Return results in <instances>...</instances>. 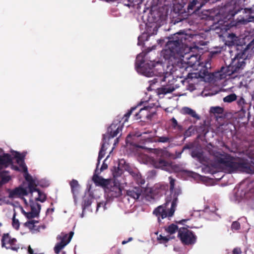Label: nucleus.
I'll return each instance as SVG.
<instances>
[{
  "mask_svg": "<svg viewBox=\"0 0 254 254\" xmlns=\"http://www.w3.org/2000/svg\"><path fill=\"white\" fill-rule=\"evenodd\" d=\"M11 238L8 233L4 234L1 239V245L2 247H7L6 244H10Z\"/></svg>",
  "mask_w": 254,
  "mask_h": 254,
  "instance_id": "obj_26",
  "label": "nucleus"
},
{
  "mask_svg": "<svg viewBox=\"0 0 254 254\" xmlns=\"http://www.w3.org/2000/svg\"><path fill=\"white\" fill-rule=\"evenodd\" d=\"M113 175L114 177L116 178L120 176L123 172L122 169H120L119 167L117 168L115 167L114 170H113Z\"/></svg>",
  "mask_w": 254,
  "mask_h": 254,
  "instance_id": "obj_35",
  "label": "nucleus"
},
{
  "mask_svg": "<svg viewBox=\"0 0 254 254\" xmlns=\"http://www.w3.org/2000/svg\"><path fill=\"white\" fill-rule=\"evenodd\" d=\"M28 189L31 193V196H33L34 194H44L40 190L37 188V185L34 180H32L28 182Z\"/></svg>",
  "mask_w": 254,
  "mask_h": 254,
  "instance_id": "obj_22",
  "label": "nucleus"
},
{
  "mask_svg": "<svg viewBox=\"0 0 254 254\" xmlns=\"http://www.w3.org/2000/svg\"><path fill=\"white\" fill-rule=\"evenodd\" d=\"M70 186L71 187V191L73 193H74L77 191V189L79 188V184L77 180L73 179L70 183Z\"/></svg>",
  "mask_w": 254,
  "mask_h": 254,
  "instance_id": "obj_31",
  "label": "nucleus"
},
{
  "mask_svg": "<svg viewBox=\"0 0 254 254\" xmlns=\"http://www.w3.org/2000/svg\"><path fill=\"white\" fill-rule=\"evenodd\" d=\"M118 142H119V138H117L115 140L114 145H116V144L118 143Z\"/></svg>",
  "mask_w": 254,
  "mask_h": 254,
  "instance_id": "obj_55",
  "label": "nucleus"
},
{
  "mask_svg": "<svg viewBox=\"0 0 254 254\" xmlns=\"http://www.w3.org/2000/svg\"><path fill=\"white\" fill-rule=\"evenodd\" d=\"M204 68H206L208 69H210L211 68V63H210V59H208L206 61L205 65H204Z\"/></svg>",
  "mask_w": 254,
  "mask_h": 254,
  "instance_id": "obj_50",
  "label": "nucleus"
},
{
  "mask_svg": "<svg viewBox=\"0 0 254 254\" xmlns=\"http://www.w3.org/2000/svg\"><path fill=\"white\" fill-rule=\"evenodd\" d=\"M12 164V158L10 154L3 153L0 155V170L8 167Z\"/></svg>",
  "mask_w": 254,
  "mask_h": 254,
  "instance_id": "obj_15",
  "label": "nucleus"
},
{
  "mask_svg": "<svg viewBox=\"0 0 254 254\" xmlns=\"http://www.w3.org/2000/svg\"><path fill=\"white\" fill-rule=\"evenodd\" d=\"M215 162L230 174L243 173L248 174H254V162L245 158L235 157L230 154L216 151L213 154Z\"/></svg>",
  "mask_w": 254,
  "mask_h": 254,
  "instance_id": "obj_1",
  "label": "nucleus"
},
{
  "mask_svg": "<svg viewBox=\"0 0 254 254\" xmlns=\"http://www.w3.org/2000/svg\"><path fill=\"white\" fill-rule=\"evenodd\" d=\"M68 238V236L67 234H64L62 233L61 234V236H60L61 241H63L64 242H66L67 241V238Z\"/></svg>",
  "mask_w": 254,
  "mask_h": 254,
  "instance_id": "obj_46",
  "label": "nucleus"
},
{
  "mask_svg": "<svg viewBox=\"0 0 254 254\" xmlns=\"http://www.w3.org/2000/svg\"><path fill=\"white\" fill-rule=\"evenodd\" d=\"M178 237L185 245H193L196 241V236L194 233L184 227L179 229Z\"/></svg>",
  "mask_w": 254,
  "mask_h": 254,
  "instance_id": "obj_7",
  "label": "nucleus"
},
{
  "mask_svg": "<svg viewBox=\"0 0 254 254\" xmlns=\"http://www.w3.org/2000/svg\"><path fill=\"white\" fill-rule=\"evenodd\" d=\"M153 165L156 168L164 169L165 167L168 166V163L163 159L159 158L153 161Z\"/></svg>",
  "mask_w": 254,
  "mask_h": 254,
  "instance_id": "obj_23",
  "label": "nucleus"
},
{
  "mask_svg": "<svg viewBox=\"0 0 254 254\" xmlns=\"http://www.w3.org/2000/svg\"><path fill=\"white\" fill-rule=\"evenodd\" d=\"M237 103L239 106H243L244 104H245L246 102L245 99L242 97H241L237 101Z\"/></svg>",
  "mask_w": 254,
  "mask_h": 254,
  "instance_id": "obj_48",
  "label": "nucleus"
},
{
  "mask_svg": "<svg viewBox=\"0 0 254 254\" xmlns=\"http://www.w3.org/2000/svg\"><path fill=\"white\" fill-rule=\"evenodd\" d=\"M142 192V188L141 187H131L127 190V195L134 199L139 198Z\"/></svg>",
  "mask_w": 254,
  "mask_h": 254,
  "instance_id": "obj_14",
  "label": "nucleus"
},
{
  "mask_svg": "<svg viewBox=\"0 0 254 254\" xmlns=\"http://www.w3.org/2000/svg\"><path fill=\"white\" fill-rule=\"evenodd\" d=\"M178 194H175L173 201L171 197H166V202L163 204L155 208L153 211V214L157 218L158 222L161 224L162 219L167 217H172L175 211L178 198H177Z\"/></svg>",
  "mask_w": 254,
  "mask_h": 254,
  "instance_id": "obj_4",
  "label": "nucleus"
},
{
  "mask_svg": "<svg viewBox=\"0 0 254 254\" xmlns=\"http://www.w3.org/2000/svg\"><path fill=\"white\" fill-rule=\"evenodd\" d=\"M24 202H25V204H27V201H26V199H24Z\"/></svg>",
  "mask_w": 254,
  "mask_h": 254,
  "instance_id": "obj_60",
  "label": "nucleus"
},
{
  "mask_svg": "<svg viewBox=\"0 0 254 254\" xmlns=\"http://www.w3.org/2000/svg\"><path fill=\"white\" fill-rule=\"evenodd\" d=\"M22 170V171L24 173V178L27 181L29 182L32 180H33L32 178V177L28 174V169L26 166H23V168H21Z\"/></svg>",
  "mask_w": 254,
  "mask_h": 254,
  "instance_id": "obj_36",
  "label": "nucleus"
},
{
  "mask_svg": "<svg viewBox=\"0 0 254 254\" xmlns=\"http://www.w3.org/2000/svg\"><path fill=\"white\" fill-rule=\"evenodd\" d=\"M170 121L171 122V127L173 129L181 131L183 130V126L179 125L175 118H172Z\"/></svg>",
  "mask_w": 254,
  "mask_h": 254,
  "instance_id": "obj_25",
  "label": "nucleus"
},
{
  "mask_svg": "<svg viewBox=\"0 0 254 254\" xmlns=\"http://www.w3.org/2000/svg\"><path fill=\"white\" fill-rule=\"evenodd\" d=\"M48 213V209L46 211V214H47Z\"/></svg>",
  "mask_w": 254,
  "mask_h": 254,
  "instance_id": "obj_64",
  "label": "nucleus"
},
{
  "mask_svg": "<svg viewBox=\"0 0 254 254\" xmlns=\"http://www.w3.org/2000/svg\"><path fill=\"white\" fill-rule=\"evenodd\" d=\"M27 194L28 192L25 189L22 187H18L10 190L9 193V197L13 198L16 196L27 195Z\"/></svg>",
  "mask_w": 254,
  "mask_h": 254,
  "instance_id": "obj_18",
  "label": "nucleus"
},
{
  "mask_svg": "<svg viewBox=\"0 0 254 254\" xmlns=\"http://www.w3.org/2000/svg\"><path fill=\"white\" fill-rule=\"evenodd\" d=\"M15 213H14L13 216L12 225L14 229L18 230L19 228L20 223L19 220L15 218Z\"/></svg>",
  "mask_w": 254,
  "mask_h": 254,
  "instance_id": "obj_39",
  "label": "nucleus"
},
{
  "mask_svg": "<svg viewBox=\"0 0 254 254\" xmlns=\"http://www.w3.org/2000/svg\"><path fill=\"white\" fill-rule=\"evenodd\" d=\"M35 222H37V221H36L35 220H33L28 221L24 224V225H25V226H26V227H28V228H29L30 229L32 230V229H33L35 227Z\"/></svg>",
  "mask_w": 254,
  "mask_h": 254,
  "instance_id": "obj_41",
  "label": "nucleus"
},
{
  "mask_svg": "<svg viewBox=\"0 0 254 254\" xmlns=\"http://www.w3.org/2000/svg\"><path fill=\"white\" fill-rule=\"evenodd\" d=\"M192 156L194 158H197L198 160L200 162H201L204 159L203 153L200 152H192Z\"/></svg>",
  "mask_w": 254,
  "mask_h": 254,
  "instance_id": "obj_38",
  "label": "nucleus"
},
{
  "mask_svg": "<svg viewBox=\"0 0 254 254\" xmlns=\"http://www.w3.org/2000/svg\"><path fill=\"white\" fill-rule=\"evenodd\" d=\"M12 168L15 171H20L19 167L17 166L12 165Z\"/></svg>",
  "mask_w": 254,
  "mask_h": 254,
  "instance_id": "obj_53",
  "label": "nucleus"
},
{
  "mask_svg": "<svg viewBox=\"0 0 254 254\" xmlns=\"http://www.w3.org/2000/svg\"><path fill=\"white\" fill-rule=\"evenodd\" d=\"M185 36L181 32L175 34L174 36L170 38L167 43L165 49L162 52V55L166 60L172 61V59L183 57L187 60V64L192 66L196 64L197 61V56L190 54H185L184 55L183 43L186 39Z\"/></svg>",
  "mask_w": 254,
  "mask_h": 254,
  "instance_id": "obj_2",
  "label": "nucleus"
},
{
  "mask_svg": "<svg viewBox=\"0 0 254 254\" xmlns=\"http://www.w3.org/2000/svg\"><path fill=\"white\" fill-rule=\"evenodd\" d=\"M242 251L240 248H235L232 251V254H241Z\"/></svg>",
  "mask_w": 254,
  "mask_h": 254,
  "instance_id": "obj_49",
  "label": "nucleus"
},
{
  "mask_svg": "<svg viewBox=\"0 0 254 254\" xmlns=\"http://www.w3.org/2000/svg\"><path fill=\"white\" fill-rule=\"evenodd\" d=\"M157 142L166 143L170 141V138L168 136H157Z\"/></svg>",
  "mask_w": 254,
  "mask_h": 254,
  "instance_id": "obj_40",
  "label": "nucleus"
},
{
  "mask_svg": "<svg viewBox=\"0 0 254 254\" xmlns=\"http://www.w3.org/2000/svg\"><path fill=\"white\" fill-rule=\"evenodd\" d=\"M181 113L185 115H189L191 117L195 119L196 120L200 119V116L196 113V112L188 107H183L181 110Z\"/></svg>",
  "mask_w": 254,
  "mask_h": 254,
  "instance_id": "obj_21",
  "label": "nucleus"
},
{
  "mask_svg": "<svg viewBox=\"0 0 254 254\" xmlns=\"http://www.w3.org/2000/svg\"><path fill=\"white\" fill-rule=\"evenodd\" d=\"M106 136L105 135H103V142H102V145H101V147L100 148V150H103L104 152H105L106 150Z\"/></svg>",
  "mask_w": 254,
  "mask_h": 254,
  "instance_id": "obj_44",
  "label": "nucleus"
},
{
  "mask_svg": "<svg viewBox=\"0 0 254 254\" xmlns=\"http://www.w3.org/2000/svg\"><path fill=\"white\" fill-rule=\"evenodd\" d=\"M186 221H187V220L183 219V220H182L181 221H182V222H186Z\"/></svg>",
  "mask_w": 254,
  "mask_h": 254,
  "instance_id": "obj_59",
  "label": "nucleus"
},
{
  "mask_svg": "<svg viewBox=\"0 0 254 254\" xmlns=\"http://www.w3.org/2000/svg\"><path fill=\"white\" fill-rule=\"evenodd\" d=\"M91 203V201L90 199L88 198L87 199H84V206L85 207H88L90 205Z\"/></svg>",
  "mask_w": 254,
  "mask_h": 254,
  "instance_id": "obj_51",
  "label": "nucleus"
},
{
  "mask_svg": "<svg viewBox=\"0 0 254 254\" xmlns=\"http://www.w3.org/2000/svg\"><path fill=\"white\" fill-rule=\"evenodd\" d=\"M152 82V83L150 84V85H152L153 84H155L156 82H157V79L155 78L152 81H151Z\"/></svg>",
  "mask_w": 254,
  "mask_h": 254,
  "instance_id": "obj_54",
  "label": "nucleus"
},
{
  "mask_svg": "<svg viewBox=\"0 0 254 254\" xmlns=\"http://www.w3.org/2000/svg\"><path fill=\"white\" fill-rule=\"evenodd\" d=\"M11 179V178L9 176H2L1 178V185L2 184H5L7 182H8Z\"/></svg>",
  "mask_w": 254,
  "mask_h": 254,
  "instance_id": "obj_45",
  "label": "nucleus"
},
{
  "mask_svg": "<svg viewBox=\"0 0 254 254\" xmlns=\"http://www.w3.org/2000/svg\"><path fill=\"white\" fill-rule=\"evenodd\" d=\"M122 126L120 125L112 124L108 128V132L109 134V138L116 137L120 131H122Z\"/></svg>",
  "mask_w": 254,
  "mask_h": 254,
  "instance_id": "obj_17",
  "label": "nucleus"
},
{
  "mask_svg": "<svg viewBox=\"0 0 254 254\" xmlns=\"http://www.w3.org/2000/svg\"><path fill=\"white\" fill-rule=\"evenodd\" d=\"M51 210L52 212H53V211H54V209L53 208H51Z\"/></svg>",
  "mask_w": 254,
  "mask_h": 254,
  "instance_id": "obj_62",
  "label": "nucleus"
},
{
  "mask_svg": "<svg viewBox=\"0 0 254 254\" xmlns=\"http://www.w3.org/2000/svg\"><path fill=\"white\" fill-rule=\"evenodd\" d=\"M210 112L213 114H222L223 112V109L218 106L212 107L210 108Z\"/></svg>",
  "mask_w": 254,
  "mask_h": 254,
  "instance_id": "obj_34",
  "label": "nucleus"
},
{
  "mask_svg": "<svg viewBox=\"0 0 254 254\" xmlns=\"http://www.w3.org/2000/svg\"><path fill=\"white\" fill-rule=\"evenodd\" d=\"M178 230V226L174 224H172L165 228V231L170 235L175 233Z\"/></svg>",
  "mask_w": 254,
  "mask_h": 254,
  "instance_id": "obj_29",
  "label": "nucleus"
},
{
  "mask_svg": "<svg viewBox=\"0 0 254 254\" xmlns=\"http://www.w3.org/2000/svg\"><path fill=\"white\" fill-rule=\"evenodd\" d=\"M19 248V245L17 244V240L15 238H12L11 240L9 246L6 247V249H10L14 251H17Z\"/></svg>",
  "mask_w": 254,
  "mask_h": 254,
  "instance_id": "obj_27",
  "label": "nucleus"
},
{
  "mask_svg": "<svg viewBox=\"0 0 254 254\" xmlns=\"http://www.w3.org/2000/svg\"><path fill=\"white\" fill-rule=\"evenodd\" d=\"M174 238V237H171L170 236H163L162 235H159L157 237V240L158 241L159 243L166 244L169 242L170 240Z\"/></svg>",
  "mask_w": 254,
  "mask_h": 254,
  "instance_id": "obj_28",
  "label": "nucleus"
},
{
  "mask_svg": "<svg viewBox=\"0 0 254 254\" xmlns=\"http://www.w3.org/2000/svg\"><path fill=\"white\" fill-rule=\"evenodd\" d=\"M129 173L133 178L136 184L140 185L144 184L145 182V180L142 178L141 174L138 172V170H130L129 171Z\"/></svg>",
  "mask_w": 254,
  "mask_h": 254,
  "instance_id": "obj_19",
  "label": "nucleus"
},
{
  "mask_svg": "<svg viewBox=\"0 0 254 254\" xmlns=\"http://www.w3.org/2000/svg\"><path fill=\"white\" fill-rule=\"evenodd\" d=\"M174 82L173 78L172 81L169 79L166 85H162L160 88H157L158 94L165 95L173 92L178 87L174 85Z\"/></svg>",
  "mask_w": 254,
  "mask_h": 254,
  "instance_id": "obj_13",
  "label": "nucleus"
},
{
  "mask_svg": "<svg viewBox=\"0 0 254 254\" xmlns=\"http://www.w3.org/2000/svg\"><path fill=\"white\" fill-rule=\"evenodd\" d=\"M169 180L170 181V195L167 197H171V200L173 201L175 194H178L177 196V198H178V196L181 193V190L179 189H175V179H174L172 177H169Z\"/></svg>",
  "mask_w": 254,
  "mask_h": 254,
  "instance_id": "obj_16",
  "label": "nucleus"
},
{
  "mask_svg": "<svg viewBox=\"0 0 254 254\" xmlns=\"http://www.w3.org/2000/svg\"><path fill=\"white\" fill-rule=\"evenodd\" d=\"M232 230H238L240 229V223L238 221H234L232 223L231 225Z\"/></svg>",
  "mask_w": 254,
  "mask_h": 254,
  "instance_id": "obj_42",
  "label": "nucleus"
},
{
  "mask_svg": "<svg viewBox=\"0 0 254 254\" xmlns=\"http://www.w3.org/2000/svg\"><path fill=\"white\" fill-rule=\"evenodd\" d=\"M208 69H209L203 67V68L201 69L199 71V76L202 78L209 76L210 72L208 71Z\"/></svg>",
  "mask_w": 254,
  "mask_h": 254,
  "instance_id": "obj_37",
  "label": "nucleus"
},
{
  "mask_svg": "<svg viewBox=\"0 0 254 254\" xmlns=\"http://www.w3.org/2000/svg\"><path fill=\"white\" fill-rule=\"evenodd\" d=\"M105 193L110 198L118 197L122 194V189L120 184L112 180L108 187L105 190Z\"/></svg>",
  "mask_w": 254,
  "mask_h": 254,
  "instance_id": "obj_8",
  "label": "nucleus"
},
{
  "mask_svg": "<svg viewBox=\"0 0 254 254\" xmlns=\"http://www.w3.org/2000/svg\"><path fill=\"white\" fill-rule=\"evenodd\" d=\"M127 243H128V241H123L122 242V244L123 245H125V244H127Z\"/></svg>",
  "mask_w": 254,
  "mask_h": 254,
  "instance_id": "obj_57",
  "label": "nucleus"
},
{
  "mask_svg": "<svg viewBox=\"0 0 254 254\" xmlns=\"http://www.w3.org/2000/svg\"><path fill=\"white\" fill-rule=\"evenodd\" d=\"M138 108V106H135L131 107V109L128 111V112L124 115L123 119H124V123L127 122L128 121V119L132 113L135 110L137 109Z\"/></svg>",
  "mask_w": 254,
  "mask_h": 254,
  "instance_id": "obj_32",
  "label": "nucleus"
},
{
  "mask_svg": "<svg viewBox=\"0 0 254 254\" xmlns=\"http://www.w3.org/2000/svg\"><path fill=\"white\" fill-rule=\"evenodd\" d=\"M105 154V152H104L103 150H100L99 154H98V163L97 164V168H98V165L100 164V161L101 159H102L104 157Z\"/></svg>",
  "mask_w": 254,
  "mask_h": 254,
  "instance_id": "obj_43",
  "label": "nucleus"
},
{
  "mask_svg": "<svg viewBox=\"0 0 254 254\" xmlns=\"http://www.w3.org/2000/svg\"><path fill=\"white\" fill-rule=\"evenodd\" d=\"M209 0H183L184 4H188L187 9L188 12L190 11H198Z\"/></svg>",
  "mask_w": 254,
  "mask_h": 254,
  "instance_id": "obj_11",
  "label": "nucleus"
},
{
  "mask_svg": "<svg viewBox=\"0 0 254 254\" xmlns=\"http://www.w3.org/2000/svg\"><path fill=\"white\" fill-rule=\"evenodd\" d=\"M39 214V213H37V212L34 211L32 210L28 212H24V215L27 218L29 219L37 217Z\"/></svg>",
  "mask_w": 254,
  "mask_h": 254,
  "instance_id": "obj_33",
  "label": "nucleus"
},
{
  "mask_svg": "<svg viewBox=\"0 0 254 254\" xmlns=\"http://www.w3.org/2000/svg\"><path fill=\"white\" fill-rule=\"evenodd\" d=\"M249 48H244L239 46L237 48V53L228 66L221 67L220 75L221 78H226L235 73H240L246 66V60L248 57Z\"/></svg>",
  "mask_w": 254,
  "mask_h": 254,
  "instance_id": "obj_3",
  "label": "nucleus"
},
{
  "mask_svg": "<svg viewBox=\"0 0 254 254\" xmlns=\"http://www.w3.org/2000/svg\"><path fill=\"white\" fill-rule=\"evenodd\" d=\"M237 96L235 93H232L223 98V101L226 103H231L237 100Z\"/></svg>",
  "mask_w": 254,
  "mask_h": 254,
  "instance_id": "obj_30",
  "label": "nucleus"
},
{
  "mask_svg": "<svg viewBox=\"0 0 254 254\" xmlns=\"http://www.w3.org/2000/svg\"><path fill=\"white\" fill-rule=\"evenodd\" d=\"M152 108L150 106H145L139 109V112L134 115V119L141 121H145L146 120H150L153 116L154 113L151 111Z\"/></svg>",
  "mask_w": 254,
  "mask_h": 254,
  "instance_id": "obj_10",
  "label": "nucleus"
},
{
  "mask_svg": "<svg viewBox=\"0 0 254 254\" xmlns=\"http://www.w3.org/2000/svg\"><path fill=\"white\" fill-rule=\"evenodd\" d=\"M242 13L243 14L240 15L236 19L235 26H238L240 25H246L249 22L254 21V16L252 15L253 10L252 8H233V9H229L228 15L230 16V18L234 17L236 14Z\"/></svg>",
  "mask_w": 254,
  "mask_h": 254,
  "instance_id": "obj_5",
  "label": "nucleus"
},
{
  "mask_svg": "<svg viewBox=\"0 0 254 254\" xmlns=\"http://www.w3.org/2000/svg\"><path fill=\"white\" fill-rule=\"evenodd\" d=\"M155 234L156 235H158V232H155Z\"/></svg>",
  "mask_w": 254,
  "mask_h": 254,
  "instance_id": "obj_63",
  "label": "nucleus"
},
{
  "mask_svg": "<svg viewBox=\"0 0 254 254\" xmlns=\"http://www.w3.org/2000/svg\"><path fill=\"white\" fill-rule=\"evenodd\" d=\"M73 235L74 232L73 231H70L69 233L68 238H67V241L66 242L61 241L60 242L57 244V245L54 248V251L56 254H58L61 251V250L63 249L66 245H67L70 242Z\"/></svg>",
  "mask_w": 254,
  "mask_h": 254,
  "instance_id": "obj_20",
  "label": "nucleus"
},
{
  "mask_svg": "<svg viewBox=\"0 0 254 254\" xmlns=\"http://www.w3.org/2000/svg\"><path fill=\"white\" fill-rule=\"evenodd\" d=\"M98 169L96 168L95 173L92 177V180L96 186L100 187L104 189V191L110 185L112 181V179H106L101 176H98Z\"/></svg>",
  "mask_w": 254,
  "mask_h": 254,
  "instance_id": "obj_12",
  "label": "nucleus"
},
{
  "mask_svg": "<svg viewBox=\"0 0 254 254\" xmlns=\"http://www.w3.org/2000/svg\"><path fill=\"white\" fill-rule=\"evenodd\" d=\"M46 199V195L45 194H34L33 196H31L29 199L30 206L31 210L37 212L39 213L41 210V205L38 203V201L43 202Z\"/></svg>",
  "mask_w": 254,
  "mask_h": 254,
  "instance_id": "obj_9",
  "label": "nucleus"
},
{
  "mask_svg": "<svg viewBox=\"0 0 254 254\" xmlns=\"http://www.w3.org/2000/svg\"><path fill=\"white\" fill-rule=\"evenodd\" d=\"M22 212L24 214V212H25V211L23 209H22Z\"/></svg>",
  "mask_w": 254,
  "mask_h": 254,
  "instance_id": "obj_61",
  "label": "nucleus"
},
{
  "mask_svg": "<svg viewBox=\"0 0 254 254\" xmlns=\"http://www.w3.org/2000/svg\"><path fill=\"white\" fill-rule=\"evenodd\" d=\"M166 76H164L161 80V82H162V81H166Z\"/></svg>",
  "mask_w": 254,
  "mask_h": 254,
  "instance_id": "obj_56",
  "label": "nucleus"
},
{
  "mask_svg": "<svg viewBox=\"0 0 254 254\" xmlns=\"http://www.w3.org/2000/svg\"><path fill=\"white\" fill-rule=\"evenodd\" d=\"M132 240V238L130 237V238H128V240L127 241H128V242L131 241Z\"/></svg>",
  "mask_w": 254,
  "mask_h": 254,
  "instance_id": "obj_58",
  "label": "nucleus"
},
{
  "mask_svg": "<svg viewBox=\"0 0 254 254\" xmlns=\"http://www.w3.org/2000/svg\"><path fill=\"white\" fill-rule=\"evenodd\" d=\"M108 168V165L107 164L105 163L104 162L102 165V166L100 168V172L102 171H103L104 170L107 169Z\"/></svg>",
  "mask_w": 254,
  "mask_h": 254,
  "instance_id": "obj_52",
  "label": "nucleus"
},
{
  "mask_svg": "<svg viewBox=\"0 0 254 254\" xmlns=\"http://www.w3.org/2000/svg\"><path fill=\"white\" fill-rule=\"evenodd\" d=\"M237 38V37L234 33L229 34L228 36V38L230 39L231 40V41L232 42H234L235 41H236Z\"/></svg>",
  "mask_w": 254,
  "mask_h": 254,
  "instance_id": "obj_47",
  "label": "nucleus"
},
{
  "mask_svg": "<svg viewBox=\"0 0 254 254\" xmlns=\"http://www.w3.org/2000/svg\"><path fill=\"white\" fill-rule=\"evenodd\" d=\"M146 54L140 53L136 57L135 62V67L138 72L146 76H151L153 74V68L155 64L154 61H150L149 62L145 63V57Z\"/></svg>",
  "mask_w": 254,
  "mask_h": 254,
  "instance_id": "obj_6",
  "label": "nucleus"
},
{
  "mask_svg": "<svg viewBox=\"0 0 254 254\" xmlns=\"http://www.w3.org/2000/svg\"><path fill=\"white\" fill-rule=\"evenodd\" d=\"M14 157L16 159L17 163L19 164V166L22 168L23 166H26L24 163L25 155L21 154L17 151H14Z\"/></svg>",
  "mask_w": 254,
  "mask_h": 254,
  "instance_id": "obj_24",
  "label": "nucleus"
}]
</instances>
